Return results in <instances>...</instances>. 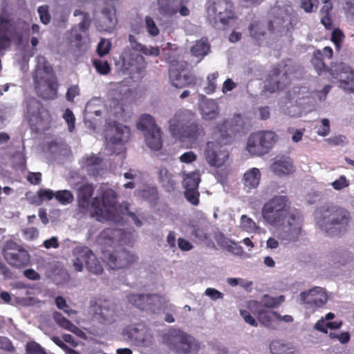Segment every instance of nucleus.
<instances>
[{
	"instance_id": "nucleus-40",
	"label": "nucleus",
	"mask_w": 354,
	"mask_h": 354,
	"mask_svg": "<svg viewBox=\"0 0 354 354\" xmlns=\"http://www.w3.org/2000/svg\"><path fill=\"white\" fill-rule=\"evenodd\" d=\"M249 31L250 36L256 40H260L266 34L265 28L257 21L250 24Z\"/></svg>"
},
{
	"instance_id": "nucleus-8",
	"label": "nucleus",
	"mask_w": 354,
	"mask_h": 354,
	"mask_svg": "<svg viewBox=\"0 0 354 354\" xmlns=\"http://www.w3.org/2000/svg\"><path fill=\"white\" fill-rule=\"evenodd\" d=\"M277 140L272 131H258L250 135L246 150L252 156H262L269 153Z\"/></svg>"
},
{
	"instance_id": "nucleus-13",
	"label": "nucleus",
	"mask_w": 354,
	"mask_h": 354,
	"mask_svg": "<svg viewBox=\"0 0 354 354\" xmlns=\"http://www.w3.org/2000/svg\"><path fill=\"white\" fill-rule=\"evenodd\" d=\"M37 95L44 100H55L57 97L58 80L56 75L44 76L38 70L33 75Z\"/></svg>"
},
{
	"instance_id": "nucleus-29",
	"label": "nucleus",
	"mask_w": 354,
	"mask_h": 354,
	"mask_svg": "<svg viewBox=\"0 0 354 354\" xmlns=\"http://www.w3.org/2000/svg\"><path fill=\"white\" fill-rule=\"evenodd\" d=\"M158 176L159 182L162 187L167 192L174 190L176 182L174 180L173 175L169 172L165 167H160L158 169Z\"/></svg>"
},
{
	"instance_id": "nucleus-42",
	"label": "nucleus",
	"mask_w": 354,
	"mask_h": 354,
	"mask_svg": "<svg viewBox=\"0 0 354 354\" xmlns=\"http://www.w3.org/2000/svg\"><path fill=\"white\" fill-rule=\"evenodd\" d=\"M339 83V86L344 90L349 93H354V71L351 70L348 73L344 78L341 79Z\"/></svg>"
},
{
	"instance_id": "nucleus-27",
	"label": "nucleus",
	"mask_w": 354,
	"mask_h": 354,
	"mask_svg": "<svg viewBox=\"0 0 354 354\" xmlns=\"http://www.w3.org/2000/svg\"><path fill=\"white\" fill-rule=\"evenodd\" d=\"M260 178L261 173L258 169L252 168L248 171L243 175V183L244 188L248 192L257 188L259 184Z\"/></svg>"
},
{
	"instance_id": "nucleus-41",
	"label": "nucleus",
	"mask_w": 354,
	"mask_h": 354,
	"mask_svg": "<svg viewBox=\"0 0 354 354\" xmlns=\"http://www.w3.org/2000/svg\"><path fill=\"white\" fill-rule=\"evenodd\" d=\"M201 182L200 176L198 173L192 172L187 175L184 178L183 185L185 189H198Z\"/></svg>"
},
{
	"instance_id": "nucleus-48",
	"label": "nucleus",
	"mask_w": 354,
	"mask_h": 354,
	"mask_svg": "<svg viewBox=\"0 0 354 354\" xmlns=\"http://www.w3.org/2000/svg\"><path fill=\"white\" fill-rule=\"evenodd\" d=\"M145 26L147 32L151 37H156L159 35L160 30L156 26L154 20L149 16H146L145 19Z\"/></svg>"
},
{
	"instance_id": "nucleus-12",
	"label": "nucleus",
	"mask_w": 354,
	"mask_h": 354,
	"mask_svg": "<svg viewBox=\"0 0 354 354\" xmlns=\"http://www.w3.org/2000/svg\"><path fill=\"white\" fill-rule=\"evenodd\" d=\"M188 64L186 62H171L169 69V81L178 88L193 87L196 84L197 78L192 73H185Z\"/></svg>"
},
{
	"instance_id": "nucleus-55",
	"label": "nucleus",
	"mask_w": 354,
	"mask_h": 354,
	"mask_svg": "<svg viewBox=\"0 0 354 354\" xmlns=\"http://www.w3.org/2000/svg\"><path fill=\"white\" fill-rule=\"evenodd\" d=\"M38 13L39 15V18L41 21L44 24H49L50 21V15L48 12V8L47 6H39L37 9Z\"/></svg>"
},
{
	"instance_id": "nucleus-58",
	"label": "nucleus",
	"mask_w": 354,
	"mask_h": 354,
	"mask_svg": "<svg viewBox=\"0 0 354 354\" xmlns=\"http://www.w3.org/2000/svg\"><path fill=\"white\" fill-rule=\"evenodd\" d=\"M0 349L7 352L15 351L12 342L8 337L2 336H0Z\"/></svg>"
},
{
	"instance_id": "nucleus-52",
	"label": "nucleus",
	"mask_w": 354,
	"mask_h": 354,
	"mask_svg": "<svg viewBox=\"0 0 354 354\" xmlns=\"http://www.w3.org/2000/svg\"><path fill=\"white\" fill-rule=\"evenodd\" d=\"M344 38V35L343 32L339 28H335L333 30L331 34V41L335 46V48L337 50H339L341 47V44Z\"/></svg>"
},
{
	"instance_id": "nucleus-11",
	"label": "nucleus",
	"mask_w": 354,
	"mask_h": 354,
	"mask_svg": "<svg viewBox=\"0 0 354 354\" xmlns=\"http://www.w3.org/2000/svg\"><path fill=\"white\" fill-rule=\"evenodd\" d=\"M302 221L301 214L297 209L293 210L289 214L287 223L278 230L277 238L281 243L287 245L298 241L301 233Z\"/></svg>"
},
{
	"instance_id": "nucleus-5",
	"label": "nucleus",
	"mask_w": 354,
	"mask_h": 354,
	"mask_svg": "<svg viewBox=\"0 0 354 354\" xmlns=\"http://www.w3.org/2000/svg\"><path fill=\"white\" fill-rule=\"evenodd\" d=\"M29 24L21 19L10 15H0V52L10 46L12 41L20 44L24 38L28 36Z\"/></svg>"
},
{
	"instance_id": "nucleus-61",
	"label": "nucleus",
	"mask_w": 354,
	"mask_h": 354,
	"mask_svg": "<svg viewBox=\"0 0 354 354\" xmlns=\"http://www.w3.org/2000/svg\"><path fill=\"white\" fill-rule=\"evenodd\" d=\"M80 95V88L77 85L71 86L66 92V97L69 102H73L74 98Z\"/></svg>"
},
{
	"instance_id": "nucleus-35",
	"label": "nucleus",
	"mask_w": 354,
	"mask_h": 354,
	"mask_svg": "<svg viewBox=\"0 0 354 354\" xmlns=\"http://www.w3.org/2000/svg\"><path fill=\"white\" fill-rule=\"evenodd\" d=\"M138 129L145 133L153 131V129L159 128L156 123L154 118L148 114H143L137 122Z\"/></svg>"
},
{
	"instance_id": "nucleus-45",
	"label": "nucleus",
	"mask_w": 354,
	"mask_h": 354,
	"mask_svg": "<svg viewBox=\"0 0 354 354\" xmlns=\"http://www.w3.org/2000/svg\"><path fill=\"white\" fill-rule=\"evenodd\" d=\"M284 300L283 296L273 297L268 295L263 297L262 302L263 306L267 308H275L279 306Z\"/></svg>"
},
{
	"instance_id": "nucleus-59",
	"label": "nucleus",
	"mask_w": 354,
	"mask_h": 354,
	"mask_svg": "<svg viewBox=\"0 0 354 354\" xmlns=\"http://www.w3.org/2000/svg\"><path fill=\"white\" fill-rule=\"evenodd\" d=\"M91 25V18L89 14H84V17H82V20L81 22L78 24L77 27H76L81 32H86Z\"/></svg>"
},
{
	"instance_id": "nucleus-44",
	"label": "nucleus",
	"mask_w": 354,
	"mask_h": 354,
	"mask_svg": "<svg viewBox=\"0 0 354 354\" xmlns=\"http://www.w3.org/2000/svg\"><path fill=\"white\" fill-rule=\"evenodd\" d=\"M55 198L62 205L69 204L73 201V195L68 190H59L56 192Z\"/></svg>"
},
{
	"instance_id": "nucleus-63",
	"label": "nucleus",
	"mask_w": 354,
	"mask_h": 354,
	"mask_svg": "<svg viewBox=\"0 0 354 354\" xmlns=\"http://www.w3.org/2000/svg\"><path fill=\"white\" fill-rule=\"evenodd\" d=\"M240 313L246 323L255 327L258 326L257 320L251 315L250 312L245 310H241Z\"/></svg>"
},
{
	"instance_id": "nucleus-57",
	"label": "nucleus",
	"mask_w": 354,
	"mask_h": 354,
	"mask_svg": "<svg viewBox=\"0 0 354 354\" xmlns=\"http://www.w3.org/2000/svg\"><path fill=\"white\" fill-rule=\"evenodd\" d=\"M70 35V39L71 42H75V46L77 47H80L81 46V42L83 39V36L82 33L80 32V30L76 27H74L71 29Z\"/></svg>"
},
{
	"instance_id": "nucleus-33",
	"label": "nucleus",
	"mask_w": 354,
	"mask_h": 354,
	"mask_svg": "<svg viewBox=\"0 0 354 354\" xmlns=\"http://www.w3.org/2000/svg\"><path fill=\"white\" fill-rule=\"evenodd\" d=\"M130 137V129L122 125L115 127V134L110 138V142L113 145L123 144L128 141Z\"/></svg>"
},
{
	"instance_id": "nucleus-38",
	"label": "nucleus",
	"mask_w": 354,
	"mask_h": 354,
	"mask_svg": "<svg viewBox=\"0 0 354 354\" xmlns=\"http://www.w3.org/2000/svg\"><path fill=\"white\" fill-rule=\"evenodd\" d=\"M37 65L35 73L37 70L42 73L44 76L55 75L53 66L46 60V57L42 55L37 57Z\"/></svg>"
},
{
	"instance_id": "nucleus-56",
	"label": "nucleus",
	"mask_w": 354,
	"mask_h": 354,
	"mask_svg": "<svg viewBox=\"0 0 354 354\" xmlns=\"http://www.w3.org/2000/svg\"><path fill=\"white\" fill-rule=\"evenodd\" d=\"M102 160L96 156H91L84 158V166L88 169L92 167L98 166Z\"/></svg>"
},
{
	"instance_id": "nucleus-54",
	"label": "nucleus",
	"mask_w": 354,
	"mask_h": 354,
	"mask_svg": "<svg viewBox=\"0 0 354 354\" xmlns=\"http://www.w3.org/2000/svg\"><path fill=\"white\" fill-rule=\"evenodd\" d=\"M241 225L246 231H253L257 228L255 222L246 215H242L241 217Z\"/></svg>"
},
{
	"instance_id": "nucleus-53",
	"label": "nucleus",
	"mask_w": 354,
	"mask_h": 354,
	"mask_svg": "<svg viewBox=\"0 0 354 354\" xmlns=\"http://www.w3.org/2000/svg\"><path fill=\"white\" fill-rule=\"evenodd\" d=\"M63 118L68 124V131L73 132L75 127V118L73 111L69 109H66Z\"/></svg>"
},
{
	"instance_id": "nucleus-62",
	"label": "nucleus",
	"mask_w": 354,
	"mask_h": 354,
	"mask_svg": "<svg viewBox=\"0 0 354 354\" xmlns=\"http://www.w3.org/2000/svg\"><path fill=\"white\" fill-rule=\"evenodd\" d=\"M196 158L197 156L192 151H187L183 153L179 158L180 162L184 163H191L195 161Z\"/></svg>"
},
{
	"instance_id": "nucleus-46",
	"label": "nucleus",
	"mask_w": 354,
	"mask_h": 354,
	"mask_svg": "<svg viewBox=\"0 0 354 354\" xmlns=\"http://www.w3.org/2000/svg\"><path fill=\"white\" fill-rule=\"evenodd\" d=\"M135 51L140 52L147 56L157 57L160 55L159 48L157 46L150 47L149 48L142 45V44H137Z\"/></svg>"
},
{
	"instance_id": "nucleus-16",
	"label": "nucleus",
	"mask_w": 354,
	"mask_h": 354,
	"mask_svg": "<svg viewBox=\"0 0 354 354\" xmlns=\"http://www.w3.org/2000/svg\"><path fill=\"white\" fill-rule=\"evenodd\" d=\"M102 259L113 270L130 268L136 260V257L125 249L115 251H103Z\"/></svg>"
},
{
	"instance_id": "nucleus-34",
	"label": "nucleus",
	"mask_w": 354,
	"mask_h": 354,
	"mask_svg": "<svg viewBox=\"0 0 354 354\" xmlns=\"http://www.w3.org/2000/svg\"><path fill=\"white\" fill-rule=\"evenodd\" d=\"M310 62L319 75L328 73V67L323 61V54L320 50L313 52Z\"/></svg>"
},
{
	"instance_id": "nucleus-21",
	"label": "nucleus",
	"mask_w": 354,
	"mask_h": 354,
	"mask_svg": "<svg viewBox=\"0 0 354 354\" xmlns=\"http://www.w3.org/2000/svg\"><path fill=\"white\" fill-rule=\"evenodd\" d=\"M93 319L102 324H111L115 321L116 311L114 305L106 303L92 307Z\"/></svg>"
},
{
	"instance_id": "nucleus-64",
	"label": "nucleus",
	"mask_w": 354,
	"mask_h": 354,
	"mask_svg": "<svg viewBox=\"0 0 354 354\" xmlns=\"http://www.w3.org/2000/svg\"><path fill=\"white\" fill-rule=\"evenodd\" d=\"M346 178L344 176H341L338 179L335 180L333 183V187L336 190H340L348 186Z\"/></svg>"
},
{
	"instance_id": "nucleus-17",
	"label": "nucleus",
	"mask_w": 354,
	"mask_h": 354,
	"mask_svg": "<svg viewBox=\"0 0 354 354\" xmlns=\"http://www.w3.org/2000/svg\"><path fill=\"white\" fill-rule=\"evenodd\" d=\"M122 336L132 342L142 345L150 342L152 339L150 329L142 322L124 328Z\"/></svg>"
},
{
	"instance_id": "nucleus-32",
	"label": "nucleus",
	"mask_w": 354,
	"mask_h": 354,
	"mask_svg": "<svg viewBox=\"0 0 354 354\" xmlns=\"http://www.w3.org/2000/svg\"><path fill=\"white\" fill-rule=\"evenodd\" d=\"M36 104L37 113H32V115L35 118L37 124L44 129L45 125L50 124L51 117L49 111L41 104L37 102Z\"/></svg>"
},
{
	"instance_id": "nucleus-24",
	"label": "nucleus",
	"mask_w": 354,
	"mask_h": 354,
	"mask_svg": "<svg viewBox=\"0 0 354 354\" xmlns=\"http://www.w3.org/2000/svg\"><path fill=\"white\" fill-rule=\"evenodd\" d=\"M270 169L274 174L281 176L293 173L294 166L289 158H281L272 163Z\"/></svg>"
},
{
	"instance_id": "nucleus-18",
	"label": "nucleus",
	"mask_w": 354,
	"mask_h": 354,
	"mask_svg": "<svg viewBox=\"0 0 354 354\" xmlns=\"http://www.w3.org/2000/svg\"><path fill=\"white\" fill-rule=\"evenodd\" d=\"M300 297L304 308L312 312L322 307L328 300L326 292L320 287H315L307 292H301Z\"/></svg>"
},
{
	"instance_id": "nucleus-23",
	"label": "nucleus",
	"mask_w": 354,
	"mask_h": 354,
	"mask_svg": "<svg viewBox=\"0 0 354 354\" xmlns=\"http://www.w3.org/2000/svg\"><path fill=\"white\" fill-rule=\"evenodd\" d=\"M194 342L193 337L179 331L178 337L173 346V349L178 354H187L194 350Z\"/></svg>"
},
{
	"instance_id": "nucleus-36",
	"label": "nucleus",
	"mask_w": 354,
	"mask_h": 354,
	"mask_svg": "<svg viewBox=\"0 0 354 354\" xmlns=\"http://www.w3.org/2000/svg\"><path fill=\"white\" fill-rule=\"evenodd\" d=\"M351 70L352 68L350 66H346L344 63H335L331 64L330 68H328V73L333 78L340 81Z\"/></svg>"
},
{
	"instance_id": "nucleus-4",
	"label": "nucleus",
	"mask_w": 354,
	"mask_h": 354,
	"mask_svg": "<svg viewBox=\"0 0 354 354\" xmlns=\"http://www.w3.org/2000/svg\"><path fill=\"white\" fill-rule=\"evenodd\" d=\"M317 224L328 236H339L349 227L351 214L345 208L338 206H323L319 209Z\"/></svg>"
},
{
	"instance_id": "nucleus-26",
	"label": "nucleus",
	"mask_w": 354,
	"mask_h": 354,
	"mask_svg": "<svg viewBox=\"0 0 354 354\" xmlns=\"http://www.w3.org/2000/svg\"><path fill=\"white\" fill-rule=\"evenodd\" d=\"M209 52L210 44L207 37L196 41L190 49L192 55L199 58V61H201Z\"/></svg>"
},
{
	"instance_id": "nucleus-7",
	"label": "nucleus",
	"mask_w": 354,
	"mask_h": 354,
	"mask_svg": "<svg viewBox=\"0 0 354 354\" xmlns=\"http://www.w3.org/2000/svg\"><path fill=\"white\" fill-rule=\"evenodd\" d=\"M299 70V66L292 64L273 66L266 79V89L270 93L283 90L290 82V76L297 74Z\"/></svg>"
},
{
	"instance_id": "nucleus-14",
	"label": "nucleus",
	"mask_w": 354,
	"mask_h": 354,
	"mask_svg": "<svg viewBox=\"0 0 354 354\" xmlns=\"http://www.w3.org/2000/svg\"><path fill=\"white\" fill-rule=\"evenodd\" d=\"M128 301L141 310L157 313L165 304V299L157 294H130Z\"/></svg>"
},
{
	"instance_id": "nucleus-20",
	"label": "nucleus",
	"mask_w": 354,
	"mask_h": 354,
	"mask_svg": "<svg viewBox=\"0 0 354 354\" xmlns=\"http://www.w3.org/2000/svg\"><path fill=\"white\" fill-rule=\"evenodd\" d=\"M122 67L131 73H140L145 68L146 63L144 57L138 54L133 53L131 50H125L121 55Z\"/></svg>"
},
{
	"instance_id": "nucleus-9",
	"label": "nucleus",
	"mask_w": 354,
	"mask_h": 354,
	"mask_svg": "<svg viewBox=\"0 0 354 354\" xmlns=\"http://www.w3.org/2000/svg\"><path fill=\"white\" fill-rule=\"evenodd\" d=\"M208 19L215 27L225 29L234 18V6L230 0H213L207 8Z\"/></svg>"
},
{
	"instance_id": "nucleus-1",
	"label": "nucleus",
	"mask_w": 354,
	"mask_h": 354,
	"mask_svg": "<svg viewBox=\"0 0 354 354\" xmlns=\"http://www.w3.org/2000/svg\"><path fill=\"white\" fill-rule=\"evenodd\" d=\"M93 192L94 188L90 184L83 185L78 189L77 203L80 211L86 213L90 210L91 216L100 222L113 220L118 204L116 192L112 189H106L101 197H94L91 203Z\"/></svg>"
},
{
	"instance_id": "nucleus-50",
	"label": "nucleus",
	"mask_w": 354,
	"mask_h": 354,
	"mask_svg": "<svg viewBox=\"0 0 354 354\" xmlns=\"http://www.w3.org/2000/svg\"><path fill=\"white\" fill-rule=\"evenodd\" d=\"M111 48V43L106 39H101L97 46V53L102 57L108 54Z\"/></svg>"
},
{
	"instance_id": "nucleus-28",
	"label": "nucleus",
	"mask_w": 354,
	"mask_h": 354,
	"mask_svg": "<svg viewBox=\"0 0 354 354\" xmlns=\"http://www.w3.org/2000/svg\"><path fill=\"white\" fill-rule=\"evenodd\" d=\"M145 142L147 146L153 151H158L162 148V142L160 128L153 129L145 133Z\"/></svg>"
},
{
	"instance_id": "nucleus-31",
	"label": "nucleus",
	"mask_w": 354,
	"mask_h": 354,
	"mask_svg": "<svg viewBox=\"0 0 354 354\" xmlns=\"http://www.w3.org/2000/svg\"><path fill=\"white\" fill-rule=\"evenodd\" d=\"M254 305L257 307V310L253 312V314L256 316L258 321L261 324L270 327L272 322V317L274 311H268L261 308L260 304L257 301H253L250 304V306Z\"/></svg>"
},
{
	"instance_id": "nucleus-2",
	"label": "nucleus",
	"mask_w": 354,
	"mask_h": 354,
	"mask_svg": "<svg viewBox=\"0 0 354 354\" xmlns=\"http://www.w3.org/2000/svg\"><path fill=\"white\" fill-rule=\"evenodd\" d=\"M242 127V119L239 115L230 120H225L216 127L215 134L221 139V142L209 141L205 149L206 160L212 167H221L228 158V153L222 149L221 142L227 145Z\"/></svg>"
},
{
	"instance_id": "nucleus-47",
	"label": "nucleus",
	"mask_w": 354,
	"mask_h": 354,
	"mask_svg": "<svg viewBox=\"0 0 354 354\" xmlns=\"http://www.w3.org/2000/svg\"><path fill=\"white\" fill-rule=\"evenodd\" d=\"M218 73L217 72L208 75L207 77V85L204 88L205 93L209 95L215 92L216 88V80L218 78Z\"/></svg>"
},
{
	"instance_id": "nucleus-30",
	"label": "nucleus",
	"mask_w": 354,
	"mask_h": 354,
	"mask_svg": "<svg viewBox=\"0 0 354 354\" xmlns=\"http://www.w3.org/2000/svg\"><path fill=\"white\" fill-rule=\"evenodd\" d=\"M201 114L205 120L215 119L219 114L218 104L214 100H207L201 105Z\"/></svg>"
},
{
	"instance_id": "nucleus-3",
	"label": "nucleus",
	"mask_w": 354,
	"mask_h": 354,
	"mask_svg": "<svg viewBox=\"0 0 354 354\" xmlns=\"http://www.w3.org/2000/svg\"><path fill=\"white\" fill-rule=\"evenodd\" d=\"M169 123L172 136L183 141H196L205 134L203 127L196 119V114L188 109L177 111Z\"/></svg>"
},
{
	"instance_id": "nucleus-51",
	"label": "nucleus",
	"mask_w": 354,
	"mask_h": 354,
	"mask_svg": "<svg viewBox=\"0 0 354 354\" xmlns=\"http://www.w3.org/2000/svg\"><path fill=\"white\" fill-rule=\"evenodd\" d=\"M26 354H47L44 348L36 342H29L26 345Z\"/></svg>"
},
{
	"instance_id": "nucleus-22",
	"label": "nucleus",
	"mask_w": 354,
	"mask_h": 354,
	"mask_svg": "<svg viewBox=\"0 0 354 354\" xmlns=\"http://www.w3.org/2000/svg\"><path fill=\"white\" fill-rule=\"evenodd\" d=\"M109 6L102 10L101 16L95 21L96 28L100 32H111L117 23L115 6L113 3Z\"/></svg>"
},
{
	"instance_id": "nucleus-39",
	"label": "nucleus",
	"mask_w": 354,
	"mask_h": 354,
	"mask_svg": "<svg viewBox=\"0 0 354 354\" xmlns=\"http://www.w3.org/2000/svg\"><path fill=\"white\" fill-rule=\"evenodd\" d=\"M53 319L55 322L62 328L68 330L71 332H75L78 330L77 327L75 326L72 322L67 319L63 315L59 312H55L53 315Z\"/></svg>"
},
{
	"instance_id": "nucleus-10",
	"label": "nucleus",
	"mask_w": 354,
	"mask_h": 354,
	"mask_svg": "<svg viewBox=\"0 0 354 354\" xmlns=\"http://www.w3.org/2000/svg\"><path fill=\"white\" fill-rule=\"evenodd\" d=\"M75 259L73 260V267L77 272L83 270L85 266L89 272L100 274L103 268L92 250L86 246H77L73 250Z\"/></svg>"
},
{
	"instance_id": "nucleus-15",
	"label": "nucleus",
	"mask_w": 354,
	"mask_h": 354,
	"mask_svg": "<svg viewBox=\"0 0 354 354\" xmlns=\"http://www.w3.org/2000/svg\"><path fill=\"white\" fill-rule=\"evenodd\" d=\"M3 254L6 261L12 267L24 268L30 263V254L21 245L15 241H7L3 248Z\"/></svg>"
},
{
	"instance_id": "nucleus-25",
	"label": "nucleus",
	"mask_w": 354,
	"mask_h": 354,
	"mask_svg": "<svg viewBox=\"0 0 354 354\" xmlns=\"http://www.w3.org/2000/svg\"><path fill=\"white\" fill-rule=\"evenodd\" d=\"M159 12L164 16L171 17L178 12L182 0H158Z\"/></svg>"
},
{
	"instance_id": "nucleus-19",
	"label": "nucleus",
	"mask_w": 354,
	"mask_h": 354,
	"mask_svg": "<svg viewBox=\"0 0 354 354\" xmlns=\"http://www.w3.org/2000/svg\"><path fill=\"white\" fill-rule=\"evenodd\" d=\"M298 22V16L292 9L290 11L288 10H281L274 16L273 20L268 21V28L270 32H273L277 28L290 31L294 29Z\"/></svg>"
},
{
	"instance_id": "nucleus-49",
	"label": "nucleus",
	"mask_w": 354,
	"mask_h": 354,
	"mask_svg": "<svg viewBox=\"0 0 354 354\" xmlns=\"http://www.w3.org/2000/svg\"><path fill=\"white\" fill-rule=\"evenodd\" d=\"M185 197L188 202L194 205H198L199 203L200 193L198 189H185Z\"/></svg>"
},
{
	"instance_id": "nucleus-60",
	"label": "nucleus",
	"mask_w": 354,
	"mask_h": 354,
	"mask_svg": "<svg viewBox=\"0 0 354 354\" xmlns=\"http://www.w3.org/2000/svg\"><path fill=\"white\" fill-rule=\"evenodd\" d=\"M321 122L323 127L317 130V133L320 136L325 137L329 134L330 131V122L328 119L324 118L321 120Z\"/></svg>"
},
{
	"instance_id": "nucleus-6",
	"label": "nucleus",
	"mask_w": 354,
	"mask_h": 354,
	"mask_svg": "<svg viewBox=\"0 0 354 354\" xmlns=\"http://www.w3.org/2000/svg\"><path fill=\"white\" fill-rule=\"evenodd\" d=\"M290 202L286 196L277 195L267 201L263 206L261 214L263 220L272 226L281 225L289 214Z\"/></svg>"
},
{
	"instance_id": "nucleus-43",
	"label": "nucleus",
	"mask_w": 354,
	"mask_h": 354,
	"mask_svg": "<svg viewBox=\"0 0 354 354\" xmlns=\"http://www.w3.org/2000/svg\"><path fill=\"white\" fill-rule=\"evenodd\" d=\"M92 64L96 71L100 75H107L111 71V66L107 60L93 59Z\"/></svg>"
},
{
	"instance_id": "nucleus-37",
	"label": "nucleus",
	"mask_w": 354,
	"mask_h": 354,
	"mask_svg": "<svg viewBox=\"0 0 354 354\" xmlns=\"http://www.w3.org/2000/svg\"><path fill=\"white\" fill-rule=\"evenodd\" d=\"M270 350L272 354H294L292 348L280 340H274L270 344Z\"/></svg>"
}]
</instances>
